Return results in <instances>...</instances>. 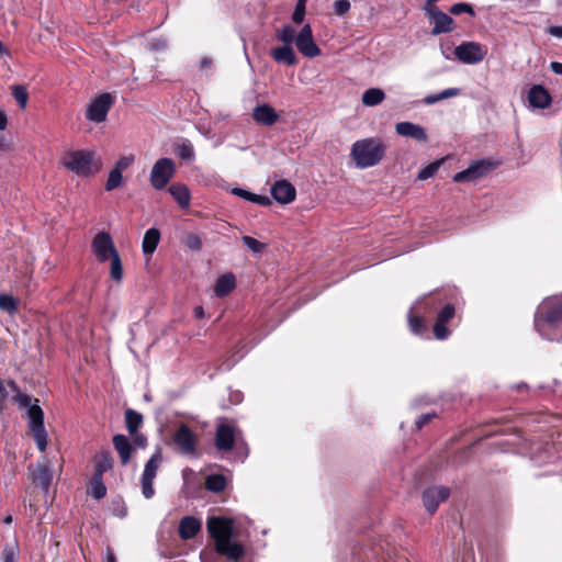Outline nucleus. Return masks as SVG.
Segmentation results:
<instances>
[{
  "label": "nucleus",
  "instance_id": "nucleus-1",
  "mask_svg": "<svg viewBox=\"0 0 562 562\" xmlns=\"http://www.w3.org/2000/svg\"><path fill=\"white\" fill-rule=\"evenodd\" d=\"M206 530L214 541V550L217 554L232 562H238L244 558L245 547L236 541L235 521L224 516H212L207 518Z\"/></svg>",
  "mask_w": 562,
  "mask_h": 562
},
{
  "label": "nucleus",
  "instance_id": "nucleus-2",
  "mask_svg": "<svg viewBox=\"0 0 562 562\" xmlns=\"http://www.w3.org/2000/svg\"><path fill=\"white\" fill-rule=\"evenodd\" d=\"M8 386L15 392L14 402L20 408L26 409L27 425L40 451L47 447V431L44 426V412L38 405V400L23 394L14 381H8Z\"/></svg>",
  "mask_w": 562,
  "mask_h": 562
},
{
  "label": "nucleus",
  "instance_id": "nucleus-3",
  "mask_svg": "<svg viewBox=\"0 0 562 562\" xmlns=\"http://www.w3.org/2000/svg\"><path fill=\"white\" fill-rule=\"evenodd\" d=\"M385 147L375 138H364L352 144L350 156L360 169L378 165L384 157Z\"/></svg>",
  "mask_w": 562,
  "mask_h": 562
},
{
  "label": "nucleus",
  "instance_id": "nucleus-4",
  "mask_svg": "<svg viewBox=\"0 0 562 562\" xmlns=\"http://www.w3.org/2000/svg\"><path fill=\"white\" fill-rule=\"evenodd\" d=\"M562 323V299L548 297L538 306L533 325L536 330L543 337L549 339L547 328L557 327Z\"/></svg>",
  "mask_w": 562,
  "mask_h": 562
},
{
  "label": "nucleus",
  "instance_id": "nucleus-5",
  "mask_svg": "<svg viewBox=\"0 0 562 562\" xmlns=\"http://www.w3.org/2000/svg\"><path fill=\"white\" fill-rule=\"evenodd\" d=\"M93 158L92 151L76 150L64 158L63 165L78 176H90L99 170V166H94Z\"/></svg>",
  "mask_w": 562,
  "mask_h": 562
},
{
  "label": "nucleus",
  "instance_id": "nucleus-6",
  "mask_svg": "<svg viewBox=\"0 0 562 562\" xmlns=\"http://www.w3.org/2000/svg\"><path fill=\"white\" fill-rule=\"evenodd\" d=\"M162 462L161 450L158 449L145 463L144 471L140 477L142 494L146 499L155 495L154 480L157 475L158 469Z\"/></svg>",
  "mask_w": 562,
  "mask_h": 562
},
{
  "label": "nucleus",
  "instance_id": "nucleus-7",
  "mask_svg": "<svg viewBox=\"0 0 562 562\" xmlns=\"http://www.w3.org/2000/svg\"><path fill=\"white\" fill-rule=\"evenodd\" d=\"M176 171L175 162L170 158H159L150 171V184L156 190H162L171 180Z\"/></svg>",
  "mask_w": 562,
  "mask_h": 562
},
{
  "label": "nucleus",
  "instance_id": "nucleus-8",
  "mask_svg": "<svg viewBox=\"0 0 562 562\" xmlns=\"http://www.w3.org/2000/svg\"><path fill=\"white\" fill-rule=\"evenodd\" d=\"M172 443L181 454H196L198 437L187 424H180V426L175 430L172 435Z\"/></svg>",
  "mask_w": 562,
  "mask_h": 562
},
{
  "label": "nucleus",
  "instance_id": "nucleus-9",
  "mask_svg": "<svg viewBox=\"0 0 562 562\" xmlns=\"http://www.w3.org/2000/svg\"><path fill=\"white\" fill-rule=\"evenodd\" d=\"M487 49L477 42H463L454 48L458 60L467 65H475L484 60Z\"/></svg>",
  "mask_w": 562,
  "mask_h": 562
},
{
  "label": "nucleus",
  "instance_id": "nucleus-10",
  "mask_svg": "<svg viewBox=\"0 0 562 562\" xmlns=\"http://www.w3.org/2000/svg\"><path fill=\"white\" fill-rule=\"evenodd\" d=\"M495 164L491 160H476L470 164V166L460 171L457 172L453 176V181L461 183V182H475L482 178H484L490 171H492L495 168Z\"/></svg>",
  "mask_w": 562,
  "mask_h": 562
},
{
  "label": "nucleus",
  "instance_id": "nucleus-11",
  "mask_svg": "<svg viewBox=\"0 0 562 562\" xmlns=\"http://www.w3.org/2000/svg\"><path fill=\"white\" fill-rule=\"evenodd\" d=\"M113 102L114 99L110 93L100 94L89 103L86 111L87 120L95 123L105 121Z\"/></svg>",
  "mask_w": 562,
  "mask_h": 562
},
{
  "label": "nucleus",
  "instance_id": "nucleus-12",
  "mask_svg": "<svg viewBox=\"0 0 562 562\" xmlns=\"http://www.w3.org/2000/svg\"><path fill=\"white\" fill-rule=\"evenodd\" d=\"M29 477L32 483L36 486H40L42 491L46 494L49 490L53 472L50 469V464L45 462H37L36 464H30L29 468Z\"/></svg>",
  "mask_w": 562,
  "mask_h": 562
},
{
  "label": "nucleus",
  "instance_id": "nucleus-13",
  "mask_svg": "<svg viewBox=\"0 0 562 562\" xmlns=\"http://www.w3.org/2000/svg\"><path fill=\"white\" fill-rule=\"evenodd\" d=\"M296 48L306 57L313 58L321 55L319 47L313 38V31L310 24H305L295 38Z\"/></svg>",
  "mask_w": 562,
  "mask_h": 562
},
{
  "label": "nucleus",
  "instance_id": "nucleus-14",
  "mask_svg": "<svg viewBox=\"0 0 562 562\" xmlns=\"http://www.w3.org/2000/svg\"><path fill=\"white\" fill-rule=\"evenodd\" d=\"M425 15L434 23L431 35L450 33L454 30V20L439 9L424 10Z\"/></svg>",
  "mask_w": 562,
  "mask_h": 562
},
{
  "label": "nucleus",
  "instance_id": "nucleus-15",
  "mask_svg": "<svg viewBox=\"0 0 562 562\" xmlns=\"http://www.w3.org/2000/svg\"><path fill=\"white\" fill-rule=\"evenodd\" d=\"M92 250L98 260L104 262L117 254L112 237L106 232L98 233L92 240Z\"/></svg>",
  "mask_w": 562,
  "mask_h": 562
},
{
  "label": "nucleus",
  "instance_id": "nucleus-16",
  "mask_svg": "<svg viewBox=\"0 0 562 562\" xmlns=\"http://www.w3.org/2000/svg\"><path fill=\"white\" fill-rule=\"evenodd\" d=\"M450 488L447 486H430L423 492L422 498L426 510L432 515L439 507L440 503L448 499Z\"/></svg>",
  "mask_w": 562,
  "mask_h": 562
},
{
  "label": "nucleus",
  "instance_id": "nucleus-17",
  "mask_svg": "<svg viewBox=\"0 0 562 562\" xmlns=\"http://www.w3.org/2000/svg\"><path fill=\"white\" fill-rule=\"evenodd\" d=\"M456 308L452 304L445 305L438 313L436 322L434 324V335L437 339H447L450 335V330L447 328V324L454 317Z\"/></svg>",
  "mask_w": 562,
  "mask_h": 562
},
{
  "label": "nucleus",
  "instance_id": "nucleus-18",
  "mask_svg": "<svg viewBox=\"0 0 562 562\" xmlns=\"http://www.w3.org/2000/svg\"><path fill=\"white\" fill-rule=\"evenodd\" d=\"M235 430L228 424H220L216 427L214 445L217 450L229 451L235 445Z\"/></svg>",
  "mask_w": 562,
  "mask_h": 562
},
{
  "label": "nucleus",
  "instance_id": "nucleus-19",
  "mask_svg": "<svg viewBox=\"0 0 562 562\" xmlns=\"http://www.w3.org/2000/svg\"><path fill=\"white\" fill-rule=\"evenodd\" d=\"M271 195L277 202L281 204H288L294 201L296 190L291 182L282 179L276 181V183L271 187Z\"/></svg>",
  "mask_w": 562,
  "mask_h": 562
},
{
  "label": "nucleus",
  "instance_id": "nucleus-20",
  "mask_svg": "<svg viewBox=\"0 0 562 562\" xmlns=\"http://www.w3.org/2000/svg\"><path fill=\"white\" fill-rule=\"evenodd\" d=\"M278 112L268 103H262L254 108L252 120L263 126H272L279 121Z\"/></svg>",
  "mask_w": 562,
  "mask_h": 562
},
{
  "label": "nucleus",
  "instance_id": "nucleus-21",
  "mask_svg": "<svg viewBox=\"0 0 562 562\" xmlns=\"http://www.w3.org/2000/svg\"><path fill=\"white\" fill-rule=\"evenodd\" d=\"M528 101L530 106L536 109H547L552 102V98L548 89L541 85H533L528 92Z\"/></svg>",
  "mask_w": 562,
  "mask_h": 562
},
{
  "label": "nucleus",
  "instance_id": "nucleus-22",
  "mask_svg": "<svg viewBox=\"0 0 562 562\" xmlns=\"http://www.w3.org/2000/svg\"><path fill=\"white\" fill-rule=\"evenodd\" d=\"M395 131L398 135L413 138L417 142H426L427 134L422 125L411 122H400L395 125Z\"/></svg>",
  "mask_w": 562,
  "mask_h": 562
},
{
  "label": "nucleus",
  "instance_id": "nucleus-23",
  "mask_svg": "<svg viewBox=\"0 0 562 562\" xmlns=\"http://www.w3.org/2000/svg\"><path fill=\"white\" fill-rule=\"evenodd\" d=\"M201 521L193 516L183 517L178 527L179 536L182 540H189L194 538L201 530Z\"/></svg>",
  "mask_w": 562,
  "mask_h": 562
},
{
  "label": "nucleus",
  "instance_id": "nucleus-24",
  "mask_svg": "<svg viewBox=\"0 0 562 562\" xmlns=\"http://www.w3.org/2000/svg\"><path fill=\"white\" fill-rule=\"evenodd\" d=\"M112 442L119 453L122 465H126L134 450L130 439L125 435L119 434L113 437Z\"/></svg>",
  "mask_w": 562,
  "mask_h": 562
},
{
  "label": "nucleus",
  "instance_id": "nucleus-25",
  "mask_svg": "<svg viewBox=\"0 0 562 562\" xmlns=\"http://www.w3.org/2000/svg\"><path fill=\"white\" fill-rule=\"evenodd\" d=\"M113 458L109 450H101L94 456V474L93 476L103 477V474L113 468Z\"/></svg>",
  "mask_w": 562,
  "mask_h": 562
},
{
  "label": "nucleus",
  "instance_id": "nucleus-26",
  "mask_svg": "<svg viewBox=\"0 0 562 562\" xmlns=\"http://www.w3.org/2000/svg\"><path fill=\"white\" fill-rule=\"evenodd\" d=\"M270 55L277 63L285 64L286 66H294L297 63L295 53L292 46L289 45L271 49Z\"/></svg>",
  "mask_w": 562,
  "mask_h": 562
},
{
  "label": "nucleus",
  "instance_id": "nucleus-27",
  "mask_svg": "<svg viewBox=\"0 0 562 562\" xmlns=\"http://www.w3.org/2000/svg\"><path fill=\"white\" fill-rule=\"evenodd\" d=\"M235 285H236L235 276L233 273H226V274L221 276L217 279V281L215 283L214 292H215L216 296L224 297L235 289Z\"/></svg>",
  "mask_w": 562,
  "mask_h": 562
},
{
  "label": "nucleus",
  "instance_id": "nucleus-28",
  "mask_svg": "<svg viewBox=\"0 0 562 562\" xmlns=\"http://www.w3.org/2000/svg\"><path fill=\"white\" fill-rule=\"evenodd\" d=\"M168 191L177 201L180 207L186 209L190 204V191L186 184L173 183L169 187Z\"/></svg>",
  "mask_w": 562,
  "mask_h": 562
},
{
  "label": "nucleus",
  "instance_id": "nucleus-29",
  "mask_svg": "<svg viewBox=\"0 0 562 562\" xmlns=\"http://www.w3.org/2000/svg\"><path fill=\"white\" fill-rule=\"evenodd\" d=\"M160 240V232L159 229L151 227L146 231L143 243H142V249L145 255H151Z\"/></svg>",
  "mask_w": 562,
  "mask_h": 562
},
{
  "label": "nucleus",
  "instance_id": "nucleus-30",
  "mask_svg": "<svg viewBox=\"0 0 562 562\" xmlns=\"http://www.w3.org/2000/svg\"><path fill=\"white\" fill-rule=\"evenodd\" d=\"M232 193L236 196H239L246 201L252 202L255 204H259L262 206H269L271 205V200L267 195H260L252 192H249L241 188H234L232 190Z\"/></svg>",
  "mask_w": 562,
  "mask_h": 562
},
{
  "label": "nucleus",
  "instance_id": "nucleus-31",
  "mask_svg": "<svg viewBox=\"0 0 562 562\" xmlns=\"http://www.w3.org/2000/svg\"><path fill=\"white\" fill-rule=\"evenodd\" d=\"M142 423L143 416L140 413L132 408L125 411V424L130 435H134L136 431H138V428L140 427Z\"/></svg>",
  "mask_w": 562,
  "mask_h": 562
},
{
  "label": "nucleus",
  "instance_id": "nucleus-32",
  "mask_svg": "<svg viewBox=\"0 0 562 562\" xmlns=\"http://www.w3.org/2000/svg\"><path fill=\"white\" fill-rule=\"evenodd\" d=\"M385 98L383 90L379 88H370L362 94V103L367 106H375L380 104Z\"/></svg>",
  "mask_w": 562,
  "mask_h": 562
},
{
  "label": "nucleus",
  "instance_id": "nucleus-33",
  "mask_svg": "<svg viewBox=\"0 0 562 562\" xmlns=\"http://www.w3.org/2000/svg\"><path fill=\"white\" fill-rule=\"evenodd\" d=\"M226 487V479L222 474H211L205 479V488L214 493H221Z\"/></svg>",
  "mask_w": 562,
  "mask_h": 562
},
{
  "label": "nucleus",
  "instance_id": "nucleus-34",
  "mask_svg": "<svg viewBox=\"0 0 562 562\" xmlns=\"http://www.w3.org/2000/svg\"><path fill=\"white\" fill-rule=\"evenodd\" d=\"M459 93H460L459 89L449 88V89L442 90L441 92H439L437 94H429V95L425 97L423 102L427 105H431V104H435L443 99L457 97Z\"/></svg>",
  "mask_w": 562,
  "mask_h": 562
},
{
  "label": "nucleus",
  "instance_id": "nucleus-35",
  "mask_svg": "<svg viewBox=\"0 0 562 562\" xmlns=\"http://www.w3.org/2000/svg\"><path fill=\"white\" fill-rule=\"evenodd\" d=\"M89 493L95 499H101L105 496L106 487L103 483V477L92 476Z\"/></svg>",
  "mask_w": 562,
  "mask_h": 562
},
{
  "label": "nucleus",
  "instance_id": "nucleus-36",
  "mask_svg": "<svg viewBox=\"0 0 562 562\" xmlns=\"http://www.w3.org/2000/svg\"><path fill=\"white\" fill-rule=\"evenodd\" d=\"M278 40L281 41L284 45L291 46L296 38L295 29L291 25H284L281 30L278 31L277 35Z\"/></svg>",
  "mask_w": 562,
  "mask_h": 562
},
{
  "label": "nucleus",
  "instance_id": "nucleus-37",
  "mask_svg": "<svg viewBox=\"0 0 562 562\" xmlns=\"http://www.w3.org/2000/svg\"><path fill=\"white\" fill-rule=\"evenodd\" d=\"M176 154L182 160H192L194 158L193 146L189 140H186L176 146Z\"/></svg>",
  "mask_w": 562,
  "mask_h": 562
},
{
  "label": "nucleus",
  "instance_id": "nucleus-38",
  "mask_svg": "<svg viewBox=\"0 0 562 562\" xmlns=\"http://www.w3.org/2000/svg\"><path fill=\"white\" fill-rule=\"evenodd\" d=\"M109 259L111 260V278L114 281H121L123 277V268L119 252Z\"/></svg>",
  "mask_w": 562,
  "mask_h": 562
},
{
  "label": "nucleus",
  "instance_id": "nucleus-39",
  "mask_svg": "<svg viewBox=\"0 0 562 562\" xmlns=\"http://www.w3.org/2000/svg\"><path fill=\"white\" fill-rule=\"evenodd\" d=\"M0 308L13 314L18 311V301L12 295L0 293Z\"/></svg>",
  "mask_w": 562,
  "mask_h": 562
},
{
  "label": "nucleus",
  "instance_id": "nucleus-40",
  "mask_svg": "<svg viewBox=\"0 0 562 562\" xmlns=\"http://www.w3.org/2000/svg\"><path fill=\"white\" fill-rule=\"evenodd\" d=\"M12 95L14 97V99L16 100V102L21 109H24L26 106L29 93L24 86H21V85L13 86Z\"/></svg>",
  "mask_w": 562,
  "mask_h": 562
},
{
  "label": "nucleus",
  "instance_id": "nucleus-41",
  "mask_svg": "<svg viewBox=\"0 0 562 562\" xmlns=\"http://www.w3.org/2000/svg\"><path fill=\"white\" fill-rule=\"evenodd\" d=\"M442 161H443L442 159L436 160V161L429 164L428 166H426L425 168L420 169L417 178L419 180H427V179L434 177L436 175V172L438 171V169L440 168Z\"/></svg>",
  "mask_w": 562,
  "mask_h": 562
},
{
  "label": "nucleus",
  "instance_id": "nucleus-42",
  "mask_svg": "<svg viewBox=\"0 0 562 562\" xmlns=\"http://www.w3.org/2000/svg\"><path fill=\"white\" fill-rule=\"evenodd\" d=\"M19 554V546L14 541L4 546L2 551V562H15Z\"/></svg>",
  "mask_w": 562,
  "mask_h": 562
},
{
  "label": "nucleus",
  "instance_id": "nucleus-43",
  "mask_svg": "<svg viewBox=\"0 0 562 562\" xmlns=\"http://www.w3.org/2000/svg\"><path fill=\"white\" fill-rule=\"evenodd\" d=\"M122 172L112 169L109 173L108 180L105 182V190L112 191L119 188L122 184Z\"/></svg>",
  "mask_w": 562,
  "mask_h": 562
},
{
  "label": "nucleus",
  "instance_id": "nucleus-44",
  "mask_svg": "<svg viewBox=\"0 0 562 562\" xmlns=\"http://www.w3.org/2000/svg\"><path fill=\"white\" fill-rule=\"evenodd\" d=\"M183 244L186 245V247H188L191 250H196L198 251V250H201V248H202V240L194 233L187 234L184 239H183Z\"/></svg>",
  "mask_w": 562,
  "mask_h": 562
},
{
  "label": "nucleus",
  "instance_id": "nucleus-45",
  "mask_svg": "<svg viewBox=\"0 0 562 562\" xmlns=\"http://www.w3.org/2000/svg\"><path fill=\"white\" fill-rule=\"evenodd\" d=\"M243 244L255 254H260L265 249V245L250 236H243Z\"/></svg>",
  "mask_w": 562,
  "mask_h": 562
},
{
  "label": "nucleus",
  "instance_id": "nucleus-46",
  "mask_svg": "<svg viewBox=\"0 0 562 562\" xmlns=\"http://www.w3.org/2000/svg\"><path fill=\"white\" fill-rule=\"evenodd\" d=\"M449 12L453 15H459L462 13H468L472 16L475 15L473 7L469 3H463V2L456 3L452 7H450Z\"/></svg>",
  "mask_w": 562,
  "mask_h": 562
},
{
  "label": "nucleus",
  "instance_id": "nucleus-47",
  "mask_svg": "<svg viewBox=\"0 0 562 562\" xmlns=\"http://www.w3.org/2000/svg\"><path fill=\"white\" fill-rule=\"evenodd\" d=\"M408 324L411 330L416 335L422 334L425 330L424 319L420 316L409 314Z\"/></svg>",
  "mask_w": 562,
  "mask_h": 562
},
{
  "label": "nucleus",
  "instance_id": "nucleus-48",
  "mask_svg": "<svg viewBox=\"0 0 562 562\" xmlns=\"http://www.w3.org/2000/svg\"><path fill=\"white\" fill-rule=\"evenodd\" d=\"M307 0H297L294 12L292 14V21L295 24H301L305 15V3Z\"/></svg>",
  "mask_w": 562,
  "mask_h": 562
},
{
  "label": "nucleus",
  "instance_id": "nucleus-49",
  "mask_svg": "<svg viewBox=\"0 0 562 562\" xmlns=\"http://www.w3.org/2000/svg\"><path fill=\"white\" fill-rule=\"evenodd\" d=\"M349 0H336L334 2V11L337 15H345L350 10Z\"/></svg>",
  "mask_w": 562,
  "mask_h": 562
},
{
  "label": "nucleus",
  "instance_id": "nucleus-50",
  "mask_svg": "<svg viewBox=\"0 0 562 562\" xmlns=\"http://www.w3.org/2000/svg\"><path fill=\"white\" fill-rule=\"evenodd\" d=\"M134 161V156L133 155H130V156H123L121 157L113 169L120 171V172H123V170H125L126 168H128Z\"/></svg>",
  "mask_w": 562,
  "mask_h": 562
},
{
  "label": "nucleus",
  "instance_id": "nucleus-51",
  "mask_svg": "<svg viewBox=\"0 0 562 562\" xmlns=\"http://www.w3.org/2000/svg\"><path fill=\"white\" fill-rule=\"evenodd\" d=\"M436 416V414H423L420 415L416 422H415V426L417 429H422L426 424H428L434 417Z\"/></svg>",
  "mask_w": 562,
  "mask_h": 562
},
{
  "label": "nucleus",
  "instance_id": "nucleus-52",
  "mask_svg": "<svg viewBox=\"0 0 562 562\" xmlns=\"http://www.w3.org/2000/svg\"><path fill=\"white\" fill-rule=\"evenodd\" d=\"M133 437V442L136 447L145 448L147 446V438L145 435L136 431L134 435H131Z\"/></svg>",
  "mask_w": 562,
  "mask_h": 562
},
{
  "label": "nucleus",
  "instance_id": "nucleus-53",
  "mask_svg": "<svg viewBox=\"0 0 562 562\" xmlns=\"http://www.w3.org/2000/svg\"><path fill=\"white\" fill-rule=\"evenodd\" d=\"M7 397H8V392L5 391L3 381H0V414H2V412L5 408Z\"/></svg>",
  "mask_w": 562,
  "mask_h": 562
},
{
  "label": "nucleus",
  "instance_id": "nucleus-54",
  "mask_svg": "<svg viewBox=\"0 0 562 562\" xmlns=\"http://www.w3.org/2000/svg\"><path fill=\"white\" fill-rule=\"evenodd\" d=\"M202 562H214V555L211 551L202 550L200 553Z\"/></svg>",
  "mask_w": 562,
  "mask_h": 562
},
{
  "label": "nucleus",
  "instance_id": "nucleus-55",
  "mask_svg": "<svg viewBox=\"0 0 562 562\" xmlns=\"http://www.w3.org/2000/svg\"><path fill=\"white\" fill-rule=\"evenodd\" d=\"M548 33L554 37L562 38V26H550Z\"/></svg>",
  "mask_w": 562,
  "mask_h": 562
},
{
  "label": "nucleus",
  "instance_id": "nucleus-56",
  "mask_svg": "<svg viewBox=\"0 0 562 562\" xmlns=\"http://www.w3.org/2000/svg\"><path fill=\"white\" fill-rule=\"evenodd\" d=\"M8 125V116L3 110H0V131H4Z\"/></svg>",
  "mask_w": 562,
  "mask_h": 562
},
{
  "label": "nucleus",
  "instance_id": "nucleus-57",
  "mask_svg": "<svg viewBox=\"0 0 562 562\" xmlns=\"http://www.w3.org/2000/svg\"><path fill=\"white\" fill-rule=\"evenodd\" d=\"M213 65V61L211 58L209 57H203L201 60H200V68L201 69H210Z\"/></svg>",
  "mask_w": 562,
  "mask_h": 562
},
{
  "label": "nucleus",
  "instance_id": "nucleus-58",
  "mask_svg": "<svg viewBox=\"0 0 562 562\" xmlns=\"http://www.w3.org/2000/svg\"><path fill=\"white\" fill-rule=\"evenodd\" d=\"M551 70L557 75H562V63L559 61H552L550 64Z\"/></svg>",
  "mask_w": 562,
  "mask_h": 562
},
{
  "label": "nucleus",
  "instance_id": "nucleus-59",
  "mask_svg": "<svg viewBox=\"0 0 562 562\" xmlns=\"http://www.w3.org/2000/svg\"><path fill=\"white\" fill-rule=\"evenodd\" d=\"M194 315L196 318H202L204 316V311L202 306H196L194 308Z\"/></svg>",
  "mask_w": 562,
  "mask_h": 562
},
{
  "label": "nucleus",
  "instance_id": "nucleus-60",
  "mask_svg": "<svg viewBox=\"0 0 562 562\" xmlns=\"http://www.w3.org/2000/svg\"><path fill=\"white\" fill-rule=\"evenodd\" d=\"M105 562H116L114 553L111 551V549H108L106 553V560Z\"/></svg>",
  "mask_w": 562,
  "mask_h": 562
},
{
  "label": "nucleus",
  "instance_id": "nucleus-61",
  "mask_svg": "<svg viewBox=\"0 0 562 562\" xmlns=\"http://www.w3.org/2000/svg\"><path fill=\"white\" fill-rule=\"evenodd\" d=\"M3 55H8V50L4 47V45L2 44V42H0V56H3Z\"/></svg>",
  "mask_w": 562,
  "mask_h": 562
},
{
  "label": "nucleus",
  "instance_id": "nucleus-62",
  "mask_svg": "<svg viewBox=\"0 0 562 562\" xmlns=\"http://www.w3.org/2000/svg\"><path fill=\"white\" fill-rule=\"evenodd\" d=\"M3 522L7 524V525L11 524L12 522V516L11 515H7L4 517V519H3Z\"/></svg>",
  "mask_w": 562,
  "mask_h": 562
},
{
  "label": "nucleus",
  "instance_id": "nucleus-63",
  "mask_svg": "<svg viewBox=\"0 0 562 562\" xmlns=\"http://www.w3.org/2000/svg\"><path fill=\"white\" fill-rule=\"evenodd\" d=\"M530 4L537 5L539 3V0H527Z\"/></svg>",
  "mask_w": 562,
  "mask_h": 562
},
{
  "label": "nucleus",
  "instance_id": "nucleus-64",
  "mask_svg": "<svg viewBox=\"0 0 562 562\" xmlns=\"http://www.w3.org/2000/svg\"><path fill=\"white\" fill-rule=\"evenodd\" d=\"M3 147V138L0 136V148Z\"/></svg>",
  "mask_w": 562,
  "mask_h": 562
}]
</instances>
